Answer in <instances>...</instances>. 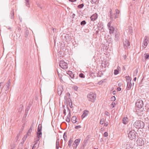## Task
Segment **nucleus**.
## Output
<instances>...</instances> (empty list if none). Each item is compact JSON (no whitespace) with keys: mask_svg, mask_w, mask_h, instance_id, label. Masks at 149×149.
I'll return each instance as SVG.
<instances>
[{"mask_svg":"<svg viewBox=\"0 0 149 149\" xmlns=\"http://www.w3.org/2000/svg\"><path fill=\"white\" fill-rule=\"evenodd\" d=\"M133 125L136 129H143L144 127L145 124L143 121L138 120L134 123Z\"/></svg>","mask_w":149,"mask_h":149,"instance_id":"nucleus-1","label":"nucleus"},{"mask_svg":"<svg viewBox=\"0 0 149 149\" xmlns=\"http://www.w3.org/2000/svg\"><path fill=\"white\" fill-rule=\"evenodd\" d=\"M88 100L92 102H94L96 97V94L93 92H91L87 95Z\"/></svg>","mask_w":149,"mask_h":149,"instance_id":"nucleus-2","label":"nucleus"},{"mask_svg":"<svg viewBox=\"0 0 149 149\" xmlns=\"http://www.w3.org/2000/svg\"><path fill=\"white\" fill-rule=\"evenodd\" d=\"M137 133L134 130H132L128 133V137L131 140L133 139L136 138Z\"/></svg>","mask_w":149,"mask_h":149,"instance_id":"nucleus-3","label":"nucleus"},{"mask_svg":"<svg viewBox=\"0 0 149 149\" xmlns=\"http://www.w3.org/2000/svg\"><path fill=\"white\" fill-rule=\"evenodd\" d=\"M59 65L61 68L64 69L67 68H68L67 63L64 61H61L60 62Z\"/></svg>","mask_w":149,"mask_h":149,"instance_id":"nucleus-4","label":"nucleus"},{"mask_svg":"<svg viewBox=\"0 0 149 149\" xmlns=\"http://www.w3.org/2000/svg\"><path fill=\"white\" fill-rule=\"evenodd\" d=\"M145 139H144L139 138L136 141L137 145L139 146H142L144 144Z\"/></svg>","mask_w":149,"mask_h":149,"instance_id":"nucleus-5","label":"nucleus"},{"mask_svg":"<svg viewBox=\"0 0 149 149\" xmlns=\"http://www.w3.org/2000/svg\"><path fill=\"white\" fill-rule=\"evenodd\" d=\"M136 107L139 108H141L143 105V102L141 100H138L136 102Z\"/></svg>","mask_w":149,"mask_h":149,"instance_id":"nucleus-6","label":"nucleus"},{"mask_svg":"<svg viewBox=\"0 0 149 149\" xmlns=\"http://www.w3.org/2000/svg\"><path fill=\"white\" fill-rule=\"evenodd\" d=\"M67 108L68 109V111L69 112V113L66 117V121L67 122H69L70 121V118H71V113L70 109H69V108L67 107Z\"/></svg>","mask_w":149,"mask_h":149,"instance_id":"nucleus-7","label":"nucleus"},{"mask_svg":"<svg viewBox=\"0 0 149 149\" xmlns=\"http://www.w3.org/2000/svg\"><path fill=\"white\" fill-rule=\"evenodd\" d=\"M63 87L61 85H60L58 86V93L59 95H61L62 92L63 91Z\"/></svg>","mask_w":149,"mask_h":149,"instance_id":"nucleus-8","label":"nucleus"},{"mask_svg":"<svg viewBox=\"0 0 149 149\" xmlns=\"http://www.w3.org/2000/svg\"><path fill=\"white\" fill-rule=\"evenodd\" d=\"M67 73L68 74L70 77L72 79H76L77 78V77L74 76V75L73 74L72 71H68L67 72Z\"/></svg>","mask_w":149,"mask_h":149,"instance_id":"nucleus-9","label":"nucleus"},{"mask_svg":"<svg viewBox=\"0 0 149 149\" xmlns=\"http://www.w3.org/2000/svg\"><path fill=\"white\" fill-rule=\"evenodd\" d=\"M97 18V14L96 13H95L91 17L90 19L91 21H94Z\"/></svg>","mask_w":149,"mask_h":149,"instance_id":"nucleus-10","label":"nucleus"},{"mask_svg":"<svg viewBox=\"0 0 149 149\" xmlns=\"http://www.w3.org/2000/svg\"><path fill=\"white\" fill-rule=\"evenodd\" d=\"M89 113V111L87 110H84V111L83 113L81 116V118L82 119H83Z\"/></svg>","mask_w":149,"mask_h":149,"instance_id":"nucleus-11","label":"nucleus"},{"mask_svg":"<svg viewBox=\"0 0 149 149\" xmlns=\"http://www.w3.org/2000/svg\"><path fill=\"white\" fill-rule=\"evenodd\" d=\"M129 119L127 117H124L123 118L122 122L124 124H127L129 121Z\"/></svg>","mask_w":149,"mask_h":149,"instance_id":"nucleus-12","label":"nucleus"},{"mask_svg":"<svg viewBox=\"0 0 149 149\" xmlns=\"http://www.w3.org/2000/svg\"><path fill=\"white\" fill-rule=\"evenodd\" d=\"M123 44L125 48H127L130 45V42L128 40L126 39L125 42H123Z\"/></svg>","mask_w":149,"mask_h":149,"instance_id":"nucleus-13","label":"nucleus"},{"mask_svg":"<svg viewBox=\"0 0 149 149\" xmlns=\"http://www.w3.org/2000/svg\"><path fill=\"white\" fill-rule=\"evenodd\" d=\"M59 139H57L56 142V149H58L59 147Z\"/></svg>","mask_w":149,"mask_h":149,"instance_id":"nucleus-14","label":"nucleus"},{"mask_svg":"<svg viewBox=\"0 0 149 149\" xmlns=\"http://www.w3.org/2000/svg\"><path fill=\"white\" fill-rule=\"evenodd\" d=\"M132 85V84L130 81L128 82L127 86V90H129L131 88Z\"/></svg>","mask_w":149,"mask_h":149,"instance_id":"nucleus-15","label":"nucleus"},{"mask_svg":"<svg viewBox=\"0 0 149 149\" xmlns=\"http://www.w3.org/2000/svg\"><path fill=\"white\" fill-rule=\"evenodd\" d=\"M148 37L146 36L144 38V40L143 41V44L144 46H146L148 45L147 41H148Z\"/></svg>","mask_w":149,"mask_h":149,"instance_id":"nucleus-16","label":"nucleus"},{"mask_svg":"<svg viewBox=\"0 0 149 149\" xmlns=\"http://www.w3.org/2000/svg\"><path fill=\"white\" fill-rule=\"evenodd\" d=\"M80 141V139H76L74 141V143L76 144V145L78 146Z\"/></svg>","mask_w":149,"mask_h":149,"instance_id":"nucleus-17","label":"nucleus"},{"mask_svg":"<svg viewBox=\"0 0 149 149\" xmlns=\"http://www.w3.org/2000/svg\"><path fill=\"white\" fill-rule=\"evenodd\" d=\"M109 28V33L110 34L113 33L114 31V28L113 27H110Z\"/></svg>","mask_w":149,"mask_h":149,"instance_id":"nucleus-18","label":"nucleus"},{"mask_svg":"<svg viewBox=\"0 0 149 149\" xmlns=\"http://www.w3.org/2000/svg\"><path fill=\"white\" fill-rule=\"evenodd\" d=\"M76 119H77V118H76V116H72V119H71L72 122L74 123H75L77 122Z\"/></svg>","mask_w":149,"mask_h":149,"instance_id":"nucleus-19","label":"nucleus"},{"mask_svg":"<svg viewBox=\"0 0 149 149\" xmlns=\"http://www.w3.org/2000/svg\"><path fill=\"white\" fill-rule=\"evenodd\" d=\"M25 4L27 7H30V3L29 2V0H25Z\"/></svg>","mask_w":149,"mask_h":149,"instance_id":"nucleus-20","label":"nucleus"},{"mask_svg":"<svg viewBox=\"0 0 149 149\" xmlns=\"http://www.w3.org/2000/svg\"><path fill=\"white\" fill-rule=\"evenodd\" d=\"M42 130V125L41 124H39L38 128V132H41Z\"/></svg>","mask_w":149,"mask_h":149,"instance_id":"nucleus-21","label":"nucleus"},{"mask_svg":"<svg viewBox=\"0 0 149 149\" xmlns=\"http://www.w3.org/2000/svg\"><path fill=\"white\" fill-rule=\"evenodd\" d=\"M73 142V141L71 139V138L70 140L68 142V146L70 148L71 147V144Z\"/></svg>","mask_w":149,"mask_h":149,"instance_id":"nucleus-22","label":"nucleus"},{"mask_svg":"<svg viewBox=\"0 0 149 149\" xmlns=\"http://www.w3.org/2000/svg\"><path fill=\"white\" fill-rule=\"evenodd\" d=\"M11 18V19L13 18L14 15V10L12 9L10 12Z\"/></svg>","mask_w":149,"mask_h":149,"instance_id":"nucleus-23","label":"nucleus"},{"mask_svg":"<svg viewBox=\"0 0 149 149\" xmlns=\"http://www.w3.org/2000/svg\"><path fill=\"white\" fill-rule=\"evenodd\" d=\"M88 140L89 138L86 137L85 139V140H84V143H84V144H86L88 142Z\"/></svg>","mask_w":149,"mask_h":149,"instance_id":"nucleus-24","label":"nucleus"},{"mask_svg":"<svg viewBox=\"0 0 149 149\" xmlns=\"http://www.w3.org/2000/svg\"><path fill=\"white\" fill-rule=\"evenodd\" d=\"M9 89V86H6L4 88V89L5 91V93H7L8 92V90Z\"/></svg>","mask_w":149,"mask_h":149,"instance_id":"nucleus-25","label":"nucleus"},{"mask_svg":"<svg viewBox=\"0 0 149 149\" xmlns=\"http://www.w3.org/2000/svg\"><path fill=\"white\" fill-rule=\"evenodd\" d=\"M86 24L85 20H83L81 22L80 24L81 26H83Z\"/></svg>","mask_w":149,"mask_h":149,"instance_id":"nucleus-26","label":"nucleus"},{"mask_svg":"<svg viewBox=\"0 0 149 149\" xmlns=\"http://www.w3.org/2000/svg\"><path fill=\"white\" fill-rule=\"evenodd\" d=\"M32 130L31 129H29L28 132H27V135L28 136L30 135L31 133L32 132Z\"/></svg>","mask_w":149,"mask_h":149,"instance_id":"nucleus-27","label":"nucleus"},{"mask_svg":"<svg viewBox=\"0 0 149 149\" xmlns=\"http://www.w3.org/2000/svg\"><path fill=\"white\" fill-rule=\"evenodd\" d=\"M145 57L146 59H148L149 58V55L148 54H144Z\"/></svg>","mask_w":149,"mask_h":149,"instance_id":"nucleus-28","label":"nucleus"},{"mask_svg":"<svg viewBox=\"0 0 149 149\" xmlns=\"http://www.w3.org/2000/svg\"><path fill=\"white\" fill-rule=\"evenodd\" d=\"M84 6V4L83 3L81 4H79L77 6V7L79 8H82Z\"/></svg>","mask_w":149,"mask_h":149,"instance_id":"nucleus-29","label":"nucleus"},{"mask_svg":"<svg viewBox=\"0 0 149 149\" xmlns=\"http://www.w3.org/2000/svg\"><path fill=\"white\" fill-rule=\"evenodd\" d=\"M104 122V119L103 118H101L100 120V123L101 125L103 124Z\"/></svg>","mask_w":149,"mask_h":149,"instance_id":"nucleus-30","label":"nucleus"},{"mask_svg":"<svg viewBox=\"0 0 149 149\" xmlns=\"http://www.w3.org/2000/svg\"><path fill=\"white\" fill-rule=\"evenodd\" d=\"M137 72H138V70L137 69H136V70H135V71L134 72L133 76L134 77V76H136L137 75Z\"/></svg>","mask_w":149,"mask_h":149,"instance_id":"nucleus-31","label":"nucleus"},{"mask_svg":"<svg viewBox=\"0 0 149 149\" xmlns=\"http://www.w3.org/2000/svg\"><path fill=\"white\" fill-rule=\"evenodd\" d=\"M29 34V32L27 30H26L25 33V37L27 38Z\"/></svg>","mask_w":149,"mask_h":149,"instance_id":"nucleus-32","label":"nucleus"},{"mask_svg":"<svg viewBox=\"0 0 149 149\" xmlns=\"http://www.w3.org/2000/svg\"><path fill=\"white\" fill-rule=\"evenodd\" d=\"M63 138L65 141H66L67 136L66 133H64L63 135Z\"/></svg>","mask_w":149,"mask_h":149,"instance_id":"nucleus-33","label":"nucleus"},{"mask_svg":"<svg viewBox=\"0 0 149 149\" xmlns=\"http://www.w3.org/2000/svg\"><path fill=\"white\" fill-rule=\"evenodd\" d=\"M10 79H9L7 82V83L6 84V86H10Z\"/></svg>","mask_w":149,"mask_h":149,"instance_id":"nucleus-34","label":"nucleus"},{"mask_svg":"<svg viewBox=\"0 0 149 149\" xmlns=\"http://www.w3.org/2000/svg\"><path fill=\"white\" fill-rule=\"evenodd\" d=\"M79 77L81 78H84L85 77V75L82 73H81L79 74Z\"/></svg>","mask_w":149,"mask_h":149,"instance_id":"nucleus-35","label":"nucleus"},{"mask_svg":"<svg viewBox=\"0 0 149 149\" xmlns=\"http://www.w3.org/2000/svg\"><path fill=\"white\" fill-rule=\"evenodd\" d=\"M27 135H25L22 139L23 141H25L27 138Z\"/></svg>","mask_w":149,"mask_h":149,"instance_id":"nucleus-36","label":"nucleus"},{"mask_svg":"<svg viewBox=\"0 0 149 149\" xmlns=\"http://www.w3.org/2000/svg\"><path fill=\"white\" fill-rule=\"evenodd\" d=\"M34 142L35 143L34 144L33 147H34L35 148H36V147H37V143L38 142H37V141H35Z\"/></svg>","mask_w":149,"mask_h":149,"instance_id":"nucleus-37","label":"nucleus"},{"mask_svg":"<svg viewBox=\"0 0 149 149\" xmlns=\"http://www.w3.org/2000/svg\"><path fill=\"white\" fill-rule=\"evenodd\" d=\"M86 146V144H82V145L81 146L80 149H84L85 146Z\"/></svg>","mask_w":149,"mask_h":149,"instance_id":"nucleus-38","label":"nucleus"},{"mask_svg":"<svg viewBox=\"0 0 149 149\" xmlns=\"http://www.w3.org/2000/svg\"><path fill=\"white\" fill-rule=\"evenodd\" d=\"M111 101H114L116 100V98L114 96H113L111 97Z\"/></svg>","mask_w":149,"mask_h":149,"instance_id":"nucleus-39","label":"nucleus"},{"mask_svg":"<svg viewBox=\"0 0 149 149\" xmlns=\"http://www.w3.org/2000/svg\"><path fill=\"white\" fill-rule=\"evenodd\" d=\"M78 146L76 145V144L74 143L72 144V146L74 149H76Z\"/></svg>","mask_w":149,"mask_h":149,"instance_id":"nucleus-40","label":"nucleus"},{"mask_svg":"<svg viewBox=\"0 0 149 149\" xmlns=\"http://www.w3.org/2000/svg\"><path fill=\"white\" fill-rule=\"evenodd\" d=\"M118 71L117 70H115L114 71V74L115 75L117 74L118 73Z\"/></svg>","mask_w":149,"mask_h":149,"instance_id":"nucleus-41","label":"nucleus"},{"mask_svg":"<svg viewBox=\"0 0 149 149\" xmlns=\"http://www.w3.org/2000/svg\"><path fill=\"white\" fill-rule=\"evenodd\" d=\"M57 74L58 75L59 78H60V79H61V75H60V73H59L58 69H57Z\"/></svg>","mask_w":149,"mask_h":149,"instance_id":"nucleus-42","label":"nucleus"},{"mask_svg":"<svg viewBox=\"0 0 149 149\" xmlns=\"http://www.w3.org/2000/svg\"><path fill=\"white\" fill-rule=\"evenodd\" d=\"M125 78L127 80H130V81H131V80L132 79L131 78H130L129 76H126L125 77Z\"/></svg>","mask_w":149,"mask_h":149,"instance_id":"nucleus-43","label":"nucleus"},{"mask_svg":"<svg viewBox=\"0 0 149 149\" xmlns=\"http://www.w3.org/2000/svg\"><path fill=\"white\" fill-rule=\"evenodd\" d=\"M81 128V126L80 125H79L78 126H75V128L76 129H78Z\"/></svg>","mask_w":149,"mask_h":149,"instance_id":"nucleus-44","label":"nucleus"},{"mask_svg":"<svg viewBox=\"0 0 149 149\" xmlns=\"http://www.w3.org/2000/svg\"><path fill=\"white\" fill-rule=\"evenodd\" d=\"M41 137V136H37V140H36V141H37V142H38V141L40 140V138Z\"/></svg>","mask_w":149,"mask_h":149,"instance_id":"nucleus-45","label":"nucleus"},{"mask_svg":"<svg viewBox=\"0 0 149 149\" xmlns=\"http://www.w3.org/2000/svg\"><path fill=\"white\" fill-rule=\"evenodd\" d=\"M103 136L104 137H107L108 136V133L107 132H104L103 134Z\"/></svg>","mask_w":149,"mask_h":149,"instance_id":"nucleus-46","label":"nucleus"},{"mask_svg":"<svg viewBox=\"0 0 149 149\" xmlns=\"http://www.w3.org/2000/svg\"><path fill=\"white\" fill-rule=\"evenodd\" d=\"M42 135V133L41 132H38L37 133V136H41Z\"/></svg>","mask_w":149,"mask_h":149,"instance_id":"nucleus-47","label":"nucleus"},{"mask_svg":"<svg viewBox=\"0 0 149 149\" xmlns=\"http://www.w3.org/2000/svg\"><path fill=\"white\" fill-rule=\"evenodd\" d=\"M67 102L69 103V104H70L72 102V101L70 99V98H68V102Z\"/></svg>","mask_w":149,"mask_h":149,"instance_id":"nucleus-48","label":"nucleus"},{"mask_svg":"<svg viewBox=\"0 0 149 149\" xmlns=\"http://www.w3.org/2000/svg\"><path fill=\"white\" fill-rule=\"evenodd\" d=\"M104 79L103 80H102L101 81H100L98 82V84H99L100 85L102 83L104 82Z\"/></svg>","mask_w":149,"mask_h":149,"instance_id":"nucleus-49","label":"nucleus"},{"mask_svg":"<svg viewBox=\"0 0 149 149\" xmlns=\"http://www.w3.org/2000/svg\"><path fill=\"white\" fill-rule=\"evenodd\" d=\"M97 1V0H91V2L92 3H96Z\"/></svg>","mask_w":149,"mask_h":149,"instance_id":"nucleus-50","label":"nucleus"},{"mask_svg":"<svg viewBox=\"0 0 149 149\" xmlns=\"http://www.w3.org/2000/svg\"><path fill=\"white\" fill-rule=\"evenodd\" d=\"M129 32L130 33H132V27L131 26H129Z\"/></svg>","mask_w":149,"mask_h":149,"instance_id":"nucleus-51","label":"nucleus"},{"mask_svg":"<svg viewBox=\"0 0 149 149\" xmlns=\"http://www.w3.org/2000/svg\"><path fill=\"white\" fill-rule=\"evenodd\" d=\"M74 89L75 91H77L78 89V87L77 86H74Z\"/></svg>","mask_w":149,"mask_h":149,"instance_id":"nucleus-52","label":"nucleus"},{"mask_svg":"<svg viewBox=\"0 0 149 149\" xmlns=\"http://www.w3.org/2000/svg\"><path fill=\"white\" fill-rule=\"evenodd\" d=\"M119 34L118 33H116L115 34V37L117 39H118L119 37Z\"/></svg>","mask_w":149,"mask_h":149,"instance_id":"nucleus-53","label":"nucleus"},{"mask_svg":"<svg viewBox=\"0 0 149 149\" xmlns=\"http://www.w3.org/2000/svg\"><path fill=\"white\" fill-rule=\"evenodd\" d=\"M24 141H23L22 142L19 144V145L21 146H23V145L24 144Z\"/></svg>","mask_w":149,"mask_h":149,"instance_id":"nucleus-54","label":"nucleus"},{"mask_svg":"<svg viewBox=\"0 0 149 149\" xmlns=\"http://www.w3.org/2000/svg\"><path fill=\"white\" fill-rule=\"evenodd\" d=\"M111 106L113 107V108L114 107L115 105V102H113L111 104Z\"/></svg>","mask_w":149,"mask_h":149,"instance_id":"nucleus-55","label":"nucleus"},{"mask_svg":"<svg viewBox=\"0 0 149 149\" xmlns=\"http://www.w3.org/2000/svg\"><path fill=\"white\" fill-rule=\"evenodd\" d=\"M111 22H109L108 23V24H107V26H108V27H109H109H112V26H111Z\"/></svg>","mask_w":149,"mask_h":149,"instance_id":"nucleus-56","label":"nucleus"},{"mask_svg":"<svg viewBox=\"0 0 149 149\" xmlns=\"http://www.w3.org/2000/svg\"><path fill=\"white\" fill-rule=\"evenodd\" d=\"M105 114L106 116H109V113L108 112L106 111L105 112Z\"/></svg>","mask_w":149,"mask_h":149,"instance_id":"nucleus-57","label":"nucleus"},{"mask_svg":"<svg viewBox=\"0 0 149 149\" xmlns=\"http://www.w3.org/2000/svg\"><path fill=\"white\" fill-rule=\"evenodd\" d=\"M33 123H32L30 126V129H31L33 130Z\"/></svg>","mask_w":149,"mask_h":149,"instance_id":"nucleus-58","label":"nucleus"},{"mask_svg":"<svg viewBox=\"0 0 149 149\" xmlns=\"http://www.w3.org/2000/svg\"><path fill=\"white\" fill-rule=\"evenodd\" d=\"M64 99L66 101V102H68V98L67 97L65 96L64 97Z\"/></svg>","mask_w":149,"mask_h":149,"instance_id":"nucleus-59","label":"nucleus"},{"mask_svg":"<svg viewBox=\"0 0 149 149\" xmlns=\"http://www.w3.org/2000/svg\"><path fill=\"white\" fill-rule=\"evenodd\" d=\"M63 113L65 116L66 115V110L65 109H63Z\"/></svg>","mask_w":149,"mask_h":149,"instance_id":"nucleus-60","label":"nucleus"},{"mask_svg":"<svg viewBox=\"0 0 149 149\" xmlns=\"http://www.w3.org/2000/svg\"><path fill=\"white\" fill-rule=\"evenodd\" d=\"M116 14H118L119 13V11L117 9L116 10Z\"/></svg>","mask_w":149,"mask_h":149,"instance_id":"nucleus-61","label":"nucleus"},{"mask_svg":"<svg viewBox=\"0 0 149 149\" xmlns=\"http://www.w3.org/2000/svg\"><path fill=\"white\" fill-rule=\"evenodd\" d=\"M108 123L107 122L105 123L104 124V126L105 127H107L108 125Z\"/></svg>","mask_w":149,"mask_h":149,"instance_id":"nucleus-62","label":"nucleus"},{"mask_svg":"<svg viewBox=\"0 0 149 149\" xmlns=\"http://www.w3.org/2000/svg\"><path fill=\"white\" fill-rule=\"evenodd\" d=\"M117 14H114V18H116L118 17V15H117Z\"/></svg>","mask_w":149,"mask_h":149,"instance_id":"nucleus-63","label":"nucleus"},{"mask_svg":"<svg viewBox=\"0 0 149 149\" xmlns=\"http://www.w3.org/2000/svg\"><path fill=\"white\" fill-rule=\"evenodd\" d=\"M17 149H23L22 146H21L19 145L18 148Z\"/></svg>","mask_w":149,"mask_h":149,"instance_id":"nucleus-64","label":"nucleus"}]
</instances>
